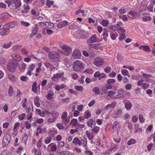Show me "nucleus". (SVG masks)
<instances>
[{
  "label": "nucleus",
  "mask_w": 155,
  "mask_h": 155,
  "mask_svg": "<svg viewBox=\"0 0 155 155\" xmlns=\"http://www.w3.org/2000/svg\"><path fill=\"white\" fill-rule=\"evenodd\" d=\"M25 116V114L23 113L18 116V118L20 120H22Z\"/></svg>",
  "instance_id": "obj_61"
},
{
  "label": "nucleus",
  "mask_w": 155,
  "mask_h": 155,
  "mask_svg": "<svg viewBox=\"0 0 155 155\" xmlns=\"http://www.w3.org/2000/svg\"><path fill=\"white\" fill-rule=\"evenodd\" d=\"M21 24L23 26L26 27L30 25V24L28 22H26L24 21H21Z\"/></svg>",
  "instance_id": "obj_56"
},
{
  "label": "nucleus",
  "mask_w": 155,
  "mask_h": 155,
  "mask_svg": "<svg viewBox=\"0 0 155 155\" xmlns=\"http://www.w3.org/2000/svg\"><path fill=\"white\" fill-rule=\"evenodd\" d=\"M72 142L75 145H78L79 146L81 145V142L78 138L76 137L74 139Z\"/></svg>",
  "instance_id": "obj_20"
},
{
  "label": "nucleus",
  "mask_w": 155,
  "mask_h": 155,
  "mask_svg": "<svg viewBox=\"0 0 155 155\" xmlns=\"http://www.w3.org/2000/svg\"><path fill=\"white\" fill-rule=\"evenodd\" d=\"M143 75L145 76L144 77L145 78V79L146 80V81L148 80L149 79V78H151L152 76V75L150 74L144 73L143 74Z\"/></svg>",
  "instance_id": "obj_37"
},
{
  "label": "nucleus",
  "mask_w": 155,
  "mask_h": 155,
  "mask_svg": "<svg viewBox=\"0 0 155 155\" xmlns=\"http://www.w3.org/2000/svg\"><path fill=\"white\" fill-rule=\"evenodd\" d=\"M20 126V124L18 122H16L15 125L14 127L13 130H14L15 129L17 130L18 129Z\"/></svg>",
  "instance_id": "obj_52"
},
{
  "label": "nucleus",
  "mask_w": 155,
  "mask_h": 155,
  "mask_svg": "<svg viewBox=\"0 0 155 155\" xmlns=\"http://www.w3.org/2000/svg\"><path fill=\"white\" fill-rule=\"evenodd\" d=\"M8 78L12 81H14L15 80V77L12 74H10L8 75Z\"/></svg>",
  "instance_id": "obj_57"
},
{
  "label": "nucleus",
  "mask_w": 155,
  "mask_h": 155,
  "mask_svg": "<svg viewBox=\"0 0 155 155\" xmlns=\"http://www.w3.org/2000/svg\"><path fill=\"white\" fill-rule=\"evenodd\" d=\"M13 88L12 86H10L9 87L8 91V95L10 96H12V94L13 91Z\"/></svg>",
  "instance_id": "obj_43"
},
{
  "label": "nucleus",
  "mask_w": 155,
  "mask_h": 155,
  "mask_svg": "<svg viewBox=\"0 0 155 155\" xmlns=\"http://www.w3.org/2000/svg\"><path fill=\"white\" fill-rule=\"evenodd\" d=\"M90 38L91 41H92V43L96 42L97 40V38L95 35H93Z\"/></svg>",
  "instance_id": "obj_33"
},
{
  "label": "nucleus",
  "mask_w": 155,
  "mask_h": 155,
  "mask_svg": "<svg viewBox=\"0 0 155 155\" xmlns=\"http://www.w3.org/2000/svg\"><path fill=\"white\" fill-rule=\"evenodd\" d=\"M111 71V68L110 67H106L104 69L105 72L106 73H108Z\"/></svg>",
  "instance_id": "obj_55"
},
{
  "label": "nucleus",
  "mask_w": 155,
  "mask_h": 155,
  "mask_svg": "<svg viewBox=\"0 0 155 155\" xmlns=\"http://www.w3.org/2000/svg\"><path fill=\"white\" fill-rule=\"evenodd\" d=\"M11 140V136L9 134H5L3 140V144H5V145L8 144Z\"/></svg>",
  "instance_id": "obj_8"
},
{
  "label": "nucleus",
  "mask_w": 155,
  "mask_h": 155,
  "mask_svg": "<svg viewBox=\"0 0 155 155\" xmlns=\"http://www.w3.org/2000/svg\"><path fill=\"white\" fill-rule=\"evenodd\" d=\"M151 18L149 16H145L143 18V21H150L151 20Z\"/></svg>",
  "instance_id": "obj_50"
},
{
  "label": "nucleus",
  "mask_w": 155,
  "mask_h": 155,
  "mask_svg": "<svg viewBox=\"0 0 155 155\" xmlns=\"http://www.w3.org/2000/svg\"><path fill=\"white\" fill-rule=\"evenodd\" d=\"M51 140V137H49L47 138L45 140V142L46 144H48L49 143Z\"/></svg>",
  "instance_id": "obj_47"
},
{
  "label": "nucleus",
  "mask_w": 155,
  "mask_h": 155,
  "mask_svg": "<svg viewBox=\"0 0 155 155\" xmlns=\"http://www.w3.org/2000/svg\"><path fill=\"white\" fill-rule=\"evenodd\" d=\"M84 116L86 118H88L91 117V113L88 110H87L85 112Z\"/></svg>",
  "instance_id": "obj_32"
},
{
  "label": "nucleus",
  "mask_w": 155,
  "mask_h": 155,
  "mask_svg": "<svg viewBox=\"0 0 155 155\" xmlns=\"http://www.w3.org/2000/svg\"><path fill=\"white\" fill-rule=\"evenodd\" d=\"M18 64V62L15 61H13L12 62L9 63L7 65L8 70L11 72L15 71Z\"/></svg>",
  "instance_id": "obj_4"
},
{
  "label": "nucleus",
  "mask_w": 155,
  "mask_h": 155,
  "mask_svg": "<svg viewBox=\"0 0 155 155\" xmlns=\"http://www.w3.org/2000/svg\"><path fill=\"white\" fill-rule=\"evenodd\" d=\"M37 83L35 81L34 83L32 86L31 90L35 93H36L37 91Z\"/></svg>",
  "instance_id": "obj_26"
},
{
  "label": "nucleus",
  "mask_w": 155,
  "mask_h": 155,
  "mask_svg": "<svg viewBox=\"0 0 155 155\" xmlns=\"http://www.w3.org/2000/svg\"><path fill=\"white\" fill-rule=\"evenodd\" d=\"M137 12L131 10L127 14V15L130 18L135 19L136 18Z\"/></svg>",
  "instance_id": "obj_13"
},
{
  "label": "nucleus",
  "mask_w": 155,
  "mask_h": 155,
  "mask_svg": "<svg viewBox=\"0 0 155 155\" xmlns=\"http://www.w3.org/2000/svg\"><path fill=\"white\" fill-rule=\"evenodd\" d=\"M123 102L124 104L125 107L126 109L127 110H130L132 107V104L131 102L128 100L124 101Z\"/></svg>",
  "instance_id": "obj_12"
},
{
  "label": "nucleus",
  "mask_w": 155,
  "mask_h": 155,
  "mask_svg": "<svg viewBox=\"0 0 155 155\" xmlns=\"http://www.w3.org/2000/svg\"><path fill=\"white\" fill-rule=\"evenodd\" d=\"M131 85L130 84H129L126 85L125 88L127 90H130L131 89Z\"/></svg>",
  "instance_id": "obj_63"
},
{
  "label": "nucleus",
  "mask_w": 155,
  "mask_h": 155,
  "mask_svg": "<svg viewBox=\"0 0 155 155\" xmlns=\"http://www.w3.org/2000/svg\"><path fill=\"white\" fill-rule=\"evenodd\" d=\"M46 67L47 68H49L50 71H51L54 68L53 66L50 63H47L45 64Z\"/></svg>",
  "instance_id": "obj_36"
},
{
  "label": "nucleus",
  "mask_w": 155,
  "mask_h": 155,
  "mask_svg": "<svg viewBox=\"0 0 155 155\" xmlns=\"http://www.w3.org/2000/svg\"><path fill=\"white\" fill-rule=\"evenodd\" d=\"M49 58L52 62H57L59 61L60 56L59 53L55 51H52L49 52L48 54Z\"/></svg>",
  "instance_id": "obj_1"
},
{
  "label": "nucleus",
  "mask_w": 155,
  "mask_h": 155,
  "mask_svg": "<svg viewBox=\"0 0 155 155\" xmlns=\"http://www.w3.org/2000/svg\"><path fill=\"white\" fill-rule=\"evenodd\" d=\"M75 35L78 38H86L87 37L85 32L83 30H78L76 31Z\"/></svg>",
  "instance_id": "obj_5"
},
{
  "label": "nucleus",
  "mask_w": 155,
  "mask_h": 155,
  "mask_svg": "<svg viewBox=\"0 0 155 155\" xmlns=\"http://www.w3.org/2000/svg\"><path fill=\"white\" fill-rule=\"evenodd\" d=\"M33 107H29L28 108H27V109L26 111L28 114H29L30 113H32V112H33Z\"/></svg>",
  "instance_id": "obj_54"
},
{
  "label": "nucleus",
  "mask_w": 155,
  "mask_h": 155,
  "mask_svg": "<svg viewBox=\"0 0 155 155\" xmlns=\"http://www.w3.org/2000/svg\"><path fill=\"white\" fill-rule=\"evenodd\" d=\"M119 123L117 121H115L113 125V129L114 130H117V126H118Z\"/></svg>",
  "instance_id": "obj_34"
},
{
  "label": "nucleus",
  "mask_w": 155,
  "mask_h": 155,
  "mask_svg": "<svg viewBox=\"0 0 155 155\" xmlns=\"http://www.w3.org/2000/svg\"><path fill=\"white\" fill-rule=\"evenodd\" d=\"M81 55V53L80 51L78 49H75L73 52L72 57L73 58L75 59L79 58Z\"/></svg>",
  "instance_id": "obj_9"
},
{
  "label": "nucleus",
  "mask_w": 155,
  "mask_h": 155,
  "mask_svg": "<svg viewBox=\"0 0 155 155\" xmlns=\"http://www.w3.org/2000/svg\"><path fill=\"white\" fill-rule=\"evenodd\" d=\"M62 74L61 73H57L54 74L53 77L51 78V79L52 81L54 80V78H60L62 76Z\"/></svg>",
  "instance_id": "obj_27"
},
{
  "label": "nucleus",
  "mask_w": 155,
  "mask_h": 155,
  "mask_svg": "<svg viewBox=\"0 0 155 155\" xmlns=\"http://www.w3.org/2000/svg\"><path fill=\"white\" fill-rule=\"evenodd\" d=\"M29 9L30 7L28 5H24V9L21 11V12L23 13H26Z\"/></svg>",
  "instance_id": "obj_28"
},
{
  "label": "nucleus",
  "mask_w": 155,
  "mask_h": 155,
  "mask_svg": "<svg viewBox=\"0 0 155 155\" xmlns=\"http://www.w3.org/2000/svg\"><path fill=\"white\" fill-rule=\"evenodd\" d=\"M109 24V22L106 20H104L102 21V25L104 26H107Z\"/></svg>",
  "instance_id": "obj_51"
},
{
  "label": "nucleus",
  "mask_w": 155,
  "mask_h": 155,
  "mask_svg": "<svg viewBox=\"0 0 155 155\" xmlns=\"http://www.w3.org/2000/svg\"><path fill=\"white\" fill-rule=\"evenodd\" d=\"M93 91L95 93V94L96 95L99 94V90L98 87H96L94 88Z\"/></svg>",
  "instance_id": "obj_39"
},
{
  "label": "nucleus",
  "mask_w": 155,
  "mask_h": 155,
  "mask_svg": "<svg viewBox=\"0 0 155 155\" xmlns=\"http://www.w3.org/2000/svg\"><path fill=\"white\" fill-rule=\"evenodd\" d=\"M78 121L77 119H73L71 121V123L73 126H75L77 124Z\"/></svg>",
  "instance_id": "obj_40"
},
{
  "label": "nucleus",
  "mask_w": 155,
  "mask_h": 155,
  "mask_svg": "<svg viewBox=\"0 0 155 155\" xmlns=\"http://www.w3.org/2000/svg\"><path fill=\"white\" fill-rule=\"evenodd\" d=\"M67 116V113L66 112H64L63 113L62 115L61 118L63 119H64L66 118Z\"/></svg>",
  "instance_id": "obj_64"
},
{
  "label": "nucleus",
  "mask_w": 155,
  "mask_h": 155,
  "mask_svg": "<svg viewBox=\"0 0 155 155\" xmlns=\"http://www.w3.org/2000/svg\"><path fill=\"white\" fill-rule=\"evenodd\" d=\"M139 119L141 123H143L145 119L143 118V115L142 114L139 115Z\"/></svg>",
  "instance_id": "obj_49"
},
{
  "label": "nucleus",
  "mask_w": 155,
  "mask_h": 155,
  "mask_svg": "<svg viewBox=\"0 0 155 155\" xmlns=\"http://www.w3.org/2000/svg\"><path fill=\"white\" fill-rule=\"evenodd\" d=\"M11 56L13 59L17 61H19L21 60V56L18 54L15 53H13Z\"/></svg>",
  "instance_id": "obj_14"
},
{
  "label": "nucleus",
  "mask_w": 155,
  "mask_h": 155,
  "mask_svg": "<svg viewBox=\"0 0 155 155\" xmlns=\"http://www.w3.org/2000/svg\"><path fill=\"white\" fill-rule=\"evenodd\" d=\"M115 81L113 79H110L107 81V83L105 84V88L110 90L112 88L113 84L115 82Z\"/></svg>",
  "instance_id": "obj_6"
},
{
  "label": "nucleus",
  "mask_w": 155,
  "mask_h": 155,
  "mask_svg": "<svg viewBox=\"0 0 155 155\" xmlns=\"http://www.w3.org/2000/svg\"><path fill=\"white\" fill-rule=\"evenodd\" d=\"M104 63V60L100 57L96 58L94 60V64L97 67H100L102 66Z\"/></svg>",
  "instance_id": "obj_7"
},
{
  "label": "nucleus",
  "mask_w": 155,
  "mask_h": 155,
  "mask_svg": "<svg viewBox=\"0 0 155 155\" xmlns=\"http://www.w3.org/2000/svg\"><path fill=\"white\" fill-rule=\"evenodd\" d=\"M140 49H142L144 51L147 52H150L151 51V49L147 45H141L139 48Z\"/></svg>",
  "instance_id": "obj_16"
},
{
  "label": "nucleus",
  "mask_w": 155,
  "mask_h": 155,
  "mask_svg": "<svg viewBox=\"0 0 155 155\" xmlns=\"http://www.w3.org/2000/svg\"><path fill=\"white\" fill-rule=\"evenodd\" d=\"M21 47V45L14 46L12 48V50L14 51H16L20 49Z\"/></svg>",
  "instance_id": "obj_35"
},
{
  "label": "nucleus",
  "mask_w": 155,
  "mask_h": 155,
  "mask_svg": "<svg viewBox=\"0 0 155 155\" xmlns=\"http://www.w3.org/2000/svg\"><path fill=\"white\" fill-rule=\"evenodd\" d=\"M21 4V3L20 0H12V2L9 4L12 6L15 7L16 8L19 7Z\"/></svg>",
  "instance_id": "obj_10"
},
{
  "label": "nucleus",
  "mask_w": 155,
  "mask_h": 155,
  "mask_svg": "<svg viewBox=\"0 0 155 155\" xmlns=\"http://www.w3.org/2000/svg\"><path fill=\"white\" fill-rule=\"evenodd\" d=\"M62 153H63L64 154H65V155H73V154L71 152H70L68 151H63Z\"/></svg>",
  "instance_id": "obj_60"
},
{
  "label": "nucleus",
  "mask_w": 155,
  "mask_h": 155,
  "mask_svg": "<svg viewBox=\"0 0 155 155\" xmlns=\"http://www.w3.org/2000/svg\"><path fill=\"white\" fill-rule=\"evenodd\" d=\"M136 143V140L134 139H131L129 140L127 142V144L128 145H130L134 144Z\"/></svg>",
  "instance_id": "obj_38"
},
{
  "label": "nucleus",
  "mask_w": 155,
  "mask_h": 155,
  "mask_svg": "<svg viewBox=\"0 0 155 155\" xmlns=\"http://www.w3.org/2000/svg\"><path fill=\"white\" fill-rule=\"evenodd\" d=\"M62 49L63 50L62 53L65 56H68L70 55L72 51V48L66 45L62 46Z\"/></svg>",
  "instance_id": "obj_3"
},
{
  "label": "nucleus",
  "mask_w": 155,
  "mask_h": 155,
  "mask_svg": "<svg viewBox=\"0 0 155 155\" xmlns=\"http://www.w3.org/2000/svg\"><path fill=\"white\" fill-rule=\"evenodd\" d=\"M91 128V131L92 134L97 133L100 130V128L96 126H94V127H92Z\"/></svg>",
  "instance_id": "obj_21"
},
{
  "label": "nucleus",
  "mask_w": 155,
  "mask_h": 155,
  "mask_svg": "<svg viewBox=\"0 0 155 155\" xmlns=\"http://www.w3.org/2000/svg\"><path fill=\"white\" fill-rule=\"evenodd\" d=\"M86 134L87 136L88 139L91 140L93 138V134L90 133L88 131H87L86 132Z\"/></svg>",
  "instance_id": "obj_31"
},
{
  "label": "nucleus",
  "mask_w": 155,
  "mask_h": 155,
  "mask_svg": "<svg viewBox=\"0 0 155 155\" xmlns=\"http://www.w3.org/2000/svg\"><path fill=\"white\" fill-rule=\"evenodd\" d=\"M147 9L150 12H152L153 11V6L152 5H149L147 7Z\"/></svg>",
  "instance_id": "obj_62"
},
{
  "label": "nucleus",
  "mask_w": 155,
  "mask_h": 155,
  "mask_svg": "<svg viewBox=\"0 0 155 155\" xmlns=\"http://www.w3.org/2000/svg\"><path fill=\"white\" fill-rule=\"evenodd\" d=\"M117 93L116 98H122L125 95V91L122 90H118Z\"/></svg>",
  "instance_id": "obj_11"
},
{
  "label": "nucleus",
  "mask_w": 155,
  "mask_h": 155,
  "mask_svg": "<svg viewBox=\"0 0 155 155\" xmlns=\"http://www.w3.org/2000/svg\"><path fill=\"white\" fill-rule=\"evenodd\" d=\"M56 126L60 130L63 129L64 128L63 125L61 124L58 123L57 124Z\"/></svg>",
  "instance_id": "obj_59"
},
{
  "label": "nucleus",
  "mask_w": 155,
  "mask_h": 155,
  "mask_svg": "<svg viewBox=\"0 0 155 155\" xmlns=\"http://www.w3.org/2000/svg\"><path fill=\"white\" fill-rule=\"evenodd\" d=\"M39 99L38 97H36L34 100V104L38 107H39L40 105L39 101Z\"/></svg>",
  "instance_id": "obj_25"
},
{
  "label": "nucleus",
  "mask_w": 155,
  "mask_h": 155,
  "mask_svg": "<svg viewBox=\"0 0 155 155\" xmlns=\"http://www.w3.org/2000/svg\"><path fill=\"white\" fill-rule=\"evenodd\" d=\"M84 65L82 62L79 61H75L73 64V69L74 71H82L84 69Z\"/></svg>",
  "instance_id": "obj_2"
},
{
  "label": "nucleus",
  "mask_w": 155,
  "mask_h": 155,
  "mask_svg": "<svg viewBox=\"0 0 155 155\" xmlns=\"http://www.w3.org/2000/svg\"><path fill=\"white\" fill-rule=\"evenodd\" d=\"M51 115L52 117L55 120H56L59 116V114L58 112L55 111H53L52 113H51Z\"/></svg>",
  "instance_id": "obj_23"
},
{
  "label": "nucleus",
  "mask_w": 155,
  "mask_h": 155,
  "mask_svg": "<svg viewBox=\"0 0 155 155\" xmlns=\"http://www.w3.org/2000/svg\"><path fill=\"white\" fill-rule=\"evenodd\" d=\"M9 32V30L8 29H5L3 28L0 32V34L2 36L6 35Z\"/></svg>",
  "instance_id": "obj_19"
},
{
  "label": "nucleus",
  "mask_w": 155,
  "mask_h": 155,
  "mask_svg": "<svg viewBox=\"0 0 155 155\" xmlns=\"http://www.w3.org/2000/svg\"><path fill=\"white\" fill-rule=\"evenodd\" d=\"M25 124L26 128L29 129L31 127V124L28 121H26L25 123Z\"/></svg>",
  "instance_id": "obj_48"
},
{
  "label": "nucleus",
  "mask_w": 155,
  "mask_h": 155,
  "mask_svg": "<svg viewBox=\"0 0 155 155\" xmlns=\"http://www.w3.org/2000/svg\"><path fill=\"white\" fill-rule=\"evenodd\" d=\"M53 2L50 0H47L46 2V5L49 7H50L51 5L53 4Z\"/></svg>",
  "instance_id": "obj_46"
},
{
  "label": "nucleus",
  "mask_w": 155,
  "mask_h": 155,
  "mask_svg": "<svg viewBox=\"0 0 155 155\" xmlns=\"http://www.w3.org/2000/svg\"><path fill=\"white\" fill-rule=\"evenodd\" d=\"M53 95L54 93L53 92H50V93L47 95L46 97L48 100H50L53 98Z\"/></svg>",
  "instance_id": "obj_30"
},
{
  "label": "nucleus",
  "mask_w": 155,
  "mask_h": 155,
  "mask_svg": "<svg viewBox=\"0 0 155 155\" xmlns=\"http://www.w3.org/2000/svg\"><path fill=\"white\" fill-rule=\"evenodd\" d=\"M75 87L76 89L78 91H81L83 89V87L82 86H76Z\"/></svg>",
  "instance_id": "obj_58"
},
{
  "label": "nucleus",
  "mask_w": 155,
  "mask_h": 155,
  "mask_svg": "<svg viewBox=\"0 0 155 155\" xmlns=\"http://www.w3.org/2000/svg\"><path fill=\"white\" fill-rule=\"evenodd\" d=\"M122 111L121 109L116 110L114 111V114L115 115L113 117L116 118L122 114Z\"/></svg>",
  "instance_id": "obj_17"
},
{
  "label": "nucleus",
  "mask_w": 155,
  "mask_h": 155,
  "mask_svg": "<svg viewBox=\"0 0 155 155\" xmlns=\"http://www.w3.org/2000/svg\"><path fill=\"white\" fill-rule=\"evenodd\" d=\"M12 43V42H10L8 43L5 44L3 45V47L5 48H8L10 47Z\"/></svg>",
  "instance_id": "obj_42"
},
{
  "label": "nucleus",
  "mask_w": 155,
  "mask_h": 155,
  "mask_svg": "<svg viewBox=\"0 0 155 155\" xmlns=\"http://www.w3.org/2000/svg\"><path fill=\"white\" fill-rule=\"evenodd\" d=\"M6 63V61L5 59L3 58H0V64H4Z\"/></svg>",
  "instance_id": "obj_53"
},
{
  "label": "nucleus",
  "mask_w": 155,
  "mask_h": 155,
  "mask_svg": "<svg viewBox=\"0 0 155 155\" xmlns=\"http://www.w3.org/2000/svg\"><path fill=\"white\" fill-rule=\"evenodd\" d=\"M122 74L124 76L127 75L128 73V71L125 69H123L121 71Z\"/></svg>",
  "instance_id": "obj_45"
},
{
  "label": "nucleus",
  "mask_w": 155,
  "mask_h": 155,
  "mask_svg": "<svg viewBox=\"0 0 155 155\" xmlns=\"http://www.w3.org/2000/svg\"><path fill=\"white\" fill-rule=\"evenodd\" d=\"M38 30V28L37 26H36L32 30V32L31 34V35L30 36V38H32V36L33 35H35Z\"/></svg>",
  "instance_id": "obj_24"
},
{
  "label": "nucleus",
  "mask_w": 155,
  "mask_h": 155,
  "mask_svg": "<svg viewBox=\"0 0 155 155\" xmlns=\"http://www.w3.org/2000/svg\"><path fill=\"white\" fill-rule=\"evenodd\" d=\"M91 48L95 49H98L99 45L98 44L91 45Z\"/></svg>",
  "instance_id": "obj_44"
},
{
  "label": "nucleus",
  "mask_w": 155,
  "mask_h": 155,
  "mask_svg": "<svg viewBox=\"0 0 155 155\" xmlns=\"http://www.w3.org/2000/svg\"><path fill=\"white\" fill-rule=\"evenodd\" d=\"M108 95L110 97L114 98H116V92H114L112 91H109L107 93Z\"/></svg>",
  "instance_id": "obj_18"
},
{
  "label": "nucleus",
  "mask_w": 155,
  "mask_h": 155,
  "mask_svg": "<svg viewBox=\"0 0 155 155\" xmlns=\"http://www.w3.org/2000/svg\"><path fill=\"white\" fill-rule=\"evenodd\" d=\"M17 25V22L16 21H12L6 25L7 27L12 28L15 27Z\"/></svg>",
  "instance_id": "obj_15"
},
{
  "label": "nucleus",
  "mask_w": 155,
  "mask_h": 155,
  "mask_svg": "<svg viewBox=\"0 0 155 155\" xmlns=\"http://www.w3.org/2000/svg\"><path fill=\"white\" fill-rule=\"evenodd\" d=\"M106 77V75L103 73H100V76L98 78L99 80H101L104 78H105Z\"/></svg>",
  "instance_id": "obj_41"
},
{
  "label": "nucleus",
  "mask_w": 155,
  "mask_h": 155,
  "mask_svg": "<svg viewBox=\"0 0 155 155\" xmlns=\"http://www.w3.org/2000/svg\"><path fill=\"white\" fill-rule=\"evenodd\" d=\"M94 124L95 125L96 124V122L95 121H93L92 119H90L87 122V125L91 127H92V125Z\"/></svg>",
  "instance_id": "obj_22"
},
{
  "label": "nucleus",
  "mask_w": 155,
  "mask_h": 155,
  "mask_svg": "<svg viewBox=\"0 0 155 155\" xmlns=\"http://www.w3.org/2000/svg\"><path fill=\"white\" fill-rule=\"evenodd\" d=\"M87 139L84 137H83V138L81 139V145H83L84 147H85L87 144Z\"/></svg>",
  "instance_id": "obj_29"
}]
</instances>
